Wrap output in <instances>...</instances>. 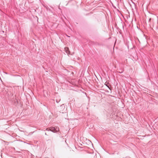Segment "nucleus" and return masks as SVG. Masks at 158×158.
Instances as JSON below:
<instances>
[{
	"instance_id": "5",
	"label": "nucleus",
	"mask_w": 158,
	"mask_h": 158,
	"mask_svg": "<svg viewBox=\"0 0 158 158\" xmlns=\"http://www.w3.org/2000/svg\"><path fill=\"white\" fill-rule=\"evenodd\" d=\"M151 19H151V18H150V19H149V22H150V21H151Z\"/></svg>"
},
{
	"instance_id": "4",
	"label": "nucleus",
	"mask_w": 158,
	"mask_h": 158,
	"mask_svg": "<svg viewBox=\"0 0 158 158\" xmlns=\"http://www.w3.org/2000/svg\"><path fill=\"white\" fill-rule=\"evenodd\" d=\"M46 130L48 131H50V128H48L46 129Z\"/></svg>"
},
{
	"instance_id": "9",
	"label": "nucleus",
	"mask_w": 158,
	"mask_h": 158,
	"mask_svg": "<svg viewBox=\"0 0 158 158\" xmlns=\"http://www.w3.org/2000/svg\"><path fill=\"white\" fill-rule=\"evenodd\" d=\"M56 102H57V103H58V102H57V101H56Z\"/></svg>"
},
{
	"instance_id": "3",
	"label": "nucleus",
	"mask_w": 158,
	"mask_h": 158,
	"mask_svg": "<svg viewBox=\"0 0 158 158\" xmlns=\"http://www.w3.org/2000/svg\"><path fill=\"white\" fill-rule=\"evenodd\" d=\"M109 83L108 82H106L105 84V85L110 89V90H111V89L109 87L108 85H109Z\"/></svg>"
},
{
	"instance_id": "8",
	"label": "nucleus",
	"mask_w": 158,
	"mask_h": 158,
	"mask_svg": "<svg viewBox=\"0 0 158 158\" xmlns=\"http://www.w3.org/2000/svg\"><path fill=\"white\" fill-rule=\"evenodd\" d=\"M45 135H47V134H46V133H45Z\"/></svg>"
},
{
	"instance_id": "1",
	"label": "nucleus",
	"mask_w": 158,
	"mask_h": 158,
	"mask_svg": "<svg viewBox=\"0 0 158 158\" xmlns=\"http://www.w3.org/2000/svg\"><path fill=\"white\" fill-rule=\"evenodd\" d=\"M59 130V128L57 127H50V131L54 133L57 132Z\"/></svg>"
},
{
	"instance_id": "6",
	"label": "nucleus",
	"mask_w": 158,
	"mask_h": 158,
	"mask_svg": "<svg viewBox=\"0 0 158 158\" xmlns=\"http://www.w3.org/2000/svg\"><path fill=\"white\" fill-rule=\"evenodd\" d=\"M64 106V105H63V104L61 106V107H63Z\"/></svg>"
},
{
	"instance_id": "2",
	"label": "nucleus",
	"mask_w": 158,
	"mask_h": 158,
	"mask_svg": "<svg viewBox=\"0 0 158 158\" xmlns=\"http://www.w3.org/2000/svg\"><path fill=\"white\" fill-rule=\"evenodd\" d=\"M65 51L68 54V55L69 54H70V51L69 49V48L68 47H66L65 48Z\"/></svg>"
},
{
	"instance_id": "7",
	"label": "nucleus",
	"mask_w": 158,
	"mask_h": 158,
	"mask_svg": "<svg viewBox=\"0 0 158 158\" xmlns=\"http://www.w3.org/2000/svg\"><path fill=\"white\" fill-rule=\"evenodd\" d=\"M123 71H122L121 72H119V73H122L123 72Z\"/></svg>"
}]
</instances>
